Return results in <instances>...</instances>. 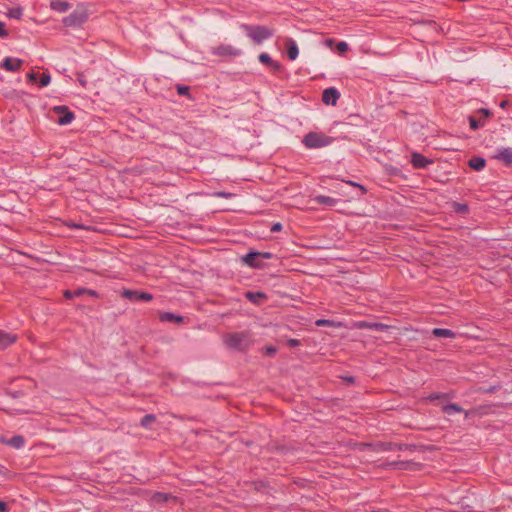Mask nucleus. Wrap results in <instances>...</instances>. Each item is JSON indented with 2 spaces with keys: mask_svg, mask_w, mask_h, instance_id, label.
<instances>
[{
  "mask_svg": "<svg viewBox=\"0 0 512 512\" xmlns=\"http://www.w3.org/2000/svg\"><path fill=\"white\" fill-rule=\"evenodd\" d=\"M224 342L231 349L245 351L252 345L253 339L248 332H235L225 335Z\"/></svg>",
  "mask_w": 512,
  "mask_h": 512,
  "instance_id": "nucleus-1",
  "label": "nucleus"
},
{
  "mask_svg": "<svg viewBox=\"0 0 512 512\" xmlns=\"http://www.w3.org/2000/svg\"><path fill=\"white\" fill-rule=\"evenodd\" d=\"M333 137L326 135L323 132H308L302 139V144L307 149H318L326 147L333 142Z\"/></svg>",
  "mask_w": 512,
  "mask_h": 512,
  "instance_id": "nucleus-2",
  "label": "nucleus"
},
{
  "mask_svg": "<svg viewBox=\"0 0 512 512\" xmlns=\"http://www.w3.org/2000/svg\"><path fill=\"white\" fill-rule=\"evenodd\" d=\"M356 447L359 450H362L364 448H369L373 451H391V450H403V449H409V450H415L417 449V446L415 445H408V444H395L391 442H379L376 444L371 443H359L356 445Z\"/></svg>",
  "mask_w": 512,
  "mask_h": 512,
  "instance_id": "nucleus-3",
  "label": "nucleus"
},
{
  "mask_svg": "<svg viewBox=\"0 0 512 512\" xmlns=\"http://www.w3.org/2000/svg\"><path fill=\"white\" fill-rule=\"evenodd\" d=\"M242 28L246 31V34L249 38H251L255 43H261L264 40L273 36V30L260 25H248L243 24Z\"/></svg>",
  "mask_w": 512,
  "mask_h": 512,
  "instance_id": "nucleus-4",
  "label": "nucleus"
},
{
  "mask_svg": "<svg viewBox=\"0 0 512 512\" xmlns=\"http://www.w3.org/2000/svg\"><path fill=\"white\" fill-rule=\"evenodd\" d=\"M120 295L122 298L132 302H150L153 300L154 296L153 294L146 292V291H139V290H131L124 288Z\"/></svg>",
  "mask_w": 512,
  "mask_h": 512,
  "instance_id": "nucleus-5",
  "label": "nucleus"
},
{
  "mask_svg": "<svg viewBox=\"0 0 512 512\" xmlns=\"http://www.w3.org/2000/svg\"><path fill=\"white\" fill-rule=\"evenodd\" d=\"M273 254L270 252H249L243 257V261L251 268H263L262 259H271Z\"/></svg>",
  "mask_w": 512,
  "mask_h": 512,
  "instance_id": "nucleus-6",
  "label": "nucleus"
},
{
  "mask_svg": "<svg viewBox=\"0 0 512 512\" xmlns=\"http://www.w3.org/2000/svg\"><path fill=\"white\" fill-rule=\"evenodd\" d=\"M88 20V13L86 10L74 11L68 16L64 17L62 23L65 27H80Z\"/></svg>",
  "mask_w": 512,
  "mask_h": 512,
  "instance_id": "nucleus-7",
  "label": "nucleus"
},
{
  "mask_svg": "<svg viewBox=\"0 0 512 512\" xmlns=\"http://www.w3.org/2000/svg\"><path fill=\"white\" fill-rule=\"evenodd\" d=\"M211 53L214 56L223 59H233L241 55V50L233 47L232 45L220 44L216 47H213Z\"/></svg>",
  "mask_w": 512,
  "mask_h": 512,
  "instance_id": "nucleus-8",
  "label": "nucleus"
},
{
  "mask_svg": "<svg viewBox=\"0 0 512 512\" xmlns=\"http://www.w3.org/2000/svg\"><path fill=\"white\" fill-rule=\"evenodd\" d=\"M53 112L58 115V123L60 125L69 124L75 118L74 113L65 105L55 106Z\"/></svg>",
  "mask_w": 512,
  "mask_h": 512,
  "instance_id": "nucleus-9",
  "label": "nucleus"
},
{
  "mask_svg": "<svg viewBox=\"0 0 512 512\" xmlns=\"http://www.w3.org/2000/svg\"><path fill=\"white\" fill-rule=\"evenodd\" d=\"M82 295H88L90 297H93V298H99V293L96 291V290H93V289H88V288H84V287H79L75 290H64L63 291V297L65 299H73L75 297H80Z\"/></svg>",
  "mask_w": 512,
  "mask_h": 512,
  "instance_id": "nucleus-10",
  "label": "nucleus"
},
{
  "mask_svg": "<svg viewBox=\"0 0 512 512\" xmlns=\"http://www.w3.org/2000/svg\"><path fill=\"white\" fill-rule=\"evenodd\" d=\"M23 63L20 58L6 57L0 63V68L9 72H18L22 69Z\"/></svg>",
  "mask_w": 512,
  "mask_h": 512,
  "instance_id": "nucleus-11",
  "label": "nucleus"
},
{
  "mask_svg": "<svg viewBox=\"0 0 512 512\" xmlns=\"http://www.w3.org/2000/svg\"><path fill=\"white\" fill-rule=\"evenodd\" d=\"M339 98H340V92L334 87L326 88L322 92V102L325 105L335 106L337 104Z\"/></svg>",
  "mask_w": 512,
  "mask_h": 512,
  "instance_id": "nucleus-12",
  "label": "nucleus"
},
{
  "mask_svg": "<svg viewBox=\"0 0 512 512\" xmlns=\"http://www.w3.org/2000/svg\"><path fill=\"white\" fill-rule=\"evenodd\" d=\"M410 162L414 169H424L428 165L432 164L433 160L428 159L426 156L419 152H412Z\"/></svg>",
  "mask_w": 512,
  "mask_h": 512,
  "instance_id": "nucleus-13",
  "label": "nucleus"
},
{
  "mask_svg": "<svg viewBox=\"0 0 512 512\" xmlns=\"http://www.w3.org/2000/svg\"><path fill=\"white\" fill-rule=\"evenodd\" d=\"M150 502L153 505L163 504V503H168V502H173L176 504L178 502V498L169 493L155 492L152 494V496L150 498Z\"/></svg>",
  "mask_w": 512,
  "mask_h": 512,
  "instance_id": "nucleus-14",
  "label": "nucleus"
},
{
  "mask_svg": "<svg viewBox=\"0 0 512 512\" xmlns=\"http://www.w3.org/2000/svg\"><path fill=\"white\" fill-rule=\"evenodd\" d=\"M245 297L251 303L256 305H262L268 300V296L260 291H248L245 293Z\"/></svg>",
  "mask_w": 512,
  "mask_h": 512,
  "instance_id": "nucleus-15",
  "label": "nucleus"
},
{
  "mask_svg": "<svg viewBox=\"0 0 512 512\" xmlns=\"http://www.w3.org/2000/svg\"><path fill=\"white\" fill-rule=\"evenodd\" d=\"M18 339L17 334L0 330V349L4 350Z\"/></svg>",
  "mask_w": 512,
  "mask_h": 512,
  "instance_id": "nucleus-16",
  "label": "nucleus"
},
{
  "mask_svg": "<svg viewBox=\"0 0 512 512\" xmlns=\"http://www.w3.org/2000/svg\"><path fill=\"white\" fill-rule=\"evenodd\" d=\"M258 59L273 72H279L282 68V65L278 61L273 60L267 53H261Z\"/></svg>",
  "mask_w": 512,
  "mask_h": 512,
  "instance_id": "nucleus-17",
  "label": "nucleus"
},
{
  "mask_svg": "<svg viewBox=\"0 0 512 512\" xmlns=\"http://www.w3.org/2000/svg\"><path fill=\"white\" fill-rule=\"evenodd\" d=\"M497 160L504 163L506 166L512 165V148H502L495 156Z\"/></svg>",
  "mask_w": 512,
  "mask_h": 512,
  "instance_id": "nucleus-18",
  "label": "nucleus"
},
{
  "mask_svg": "<svg viewBox=\"0 0 512 512\" xmlns=\"http://www.w3.org/2000/svg\"><path fill=\"white\" fill-rule=\"evenodd\" d=\"M356 326L359 329L366 328V329L375 330V331H384V330L390 328V326L383 324L381 322H358Z\"/></svg>",
  "mask_w": 512,
  "mask_h": 512,
  "instance_id": "nucleus-19",
  "label": "nucleus"
},
{
  "mask_svg": "<svg viewBox=\"0 0 512 512\" xmlns=\"http://www.w3.org/2000/svg\"><path fill=\"white\" fill-rule=\"evenodd\" d=\"M285 48H286L287 57L289 60H295L298 57L299 50H298L297 44L295 43V41L293 39L288 38L285 41Z\"/></svg>",
  "mask_w": 512,
  "mask_h": 512,
  "instance_id": "nucleus-20",
  "label": "nucleus"
},
{
  "mask_svg": "<svg viewBox=\"0 0 512 512\" xmlns=\"http://www.w3.org/2000/svg\"><path fill=\"white\" fill-rule=\"evenodd\" d=\"M71 5L65 0H50V8L54 11L64 13L70 9Z\"/></svg>",
  "mask_w": 512,
  "mask_h": 512,
  "instance_id": "nucleus-21",
  "label": "nucleus"
},
{
  "mask_svg": "<svg viewBox=\"0 0 512 512\" xmlns=\"http://www.w3.org/2000/svg\"><path fill=\"white\" fill-rule=\"evenodd\" d=\"M313 201L315 203H317L318 205L327 206V207H333L337 203L336 199L329 197V196H325V195H317L313 198Z\"/></svg>",
  "mask_w": 512,
  "mask_h": 512,
  "instance_id": "nucleus-22",
  "label": "nucleus"
},
{
  "mask_svg": "<svg viewBox=\"0 0 512 512\" xmlns=\"http://www.w3.org/2000/svg\"><path fill=\"white\" fill-rule=\"evenodd\" d=\"M486 165V161L481 157H473L469 160V166L474 170H482Z\"/></svg>",
  "mask_w": 512,
  "mask_h": 512,
  "instance_id": "nucleus-23",
  "label": "nucleus"
},
{
  "mask_svg": "<svg viewBox=\"0 0 512 512\" xmlns=\"http://www.w3.org/2000/svg\"><path fill=\"white\" fill-rule=\"evenodd\" d=\"M1 441L15 448H21L24 444V438L20 435L14 436L9 440L1 439Z\"/></svg>",
  "mask_w": 512,
  "mask_h": 512,
  "instance_id": "nucleus-24",
  "label": "nucleus"
},
{
  "mask_svg": "<svg viewBox=\"0 0 512 512\" xmlns=\"http://www.w3.org/2000/svg\"><path fill=\"white\" fill-rule=\"evenodd\" d=\"M468 121H469L470 129L473 131L478 130L479 128L485 126L484 120H482L481 118L477 119L475 116H472V115L468 117Z\"/></svg>",
  "mask_w": 512,
  "mask_h": 512,
  "instance_id": "nucleus-25",
  "label": "nucleus"
},
{
  "mask_svg": "<svg viewBox=\"0 0 512 512\" xmlns=\"http://www.w3.org/2000/svg\"><path fill=\"white\" fill-rule=\"evenodd\" d=\"M452 209L455 213L466 215L469 213V206L466 203L453 202Z\"/></svg>",
  "mask_w": 512,
  "mask_h": 512,
  "instance_id": "nucleus-26",
  "label": "nucleus"
},
{
  "mask_svg": "<svg viewBox=\"0 0 512 512\" xmlns=\"http://www.w3.org/2000/svg\"><path fill=\"white\" fill-rule=\"evenodd\" d=\"M435 337H454V332L449 329L436 328L432 331Z\"/></svg>",
  "mask_w": 512,
  "mask_h": 512,
  "instance_id": "nucleus-27",
  "label": "nucleus"
},
{
  "mask_svg": "<svg viewBox=\"0 0 512 512\" xmlns=\"http://www.w3.org/2000/svg\"><path fill=\"white\" fill-rule=\"evenodd\" d=\"M176 91L180 96H185L191 99L190 87L182 84L176 85Z\"/></svg>",
  "mask_w": 512,
  "mask_h": 512,
  "instance_id": "nucleus-28",
  "label": "nucleus"
},
{
  "mask_svg": "<svg viewBox=\"0 0 512 512\" xmlns=\"http://www.w3.org/2000/svg\"><path fill=\"white\" fill-rule=\"evenodd\" d=\"M476 113L480 115V117H479V118H481L482 120H484V121H485V123L487 122V120H488L489 118H491V117L493 116V113H492L490 110L486 109V108H480V109H478V110L476 111Z\"/></svg>",
  "mask_w": 512,
  "mask_h": 512,
  "instance_id": "nucleus-29",
  "label": "nucleus"
},
{
  "mask_svg": "<svg viewBox=\"0 0 512 512\" xmlns=\"http://www.w3.org/2000/svg\"><path fill=\"white\" fill-rule=\"evenodd\" d=\"M443 411L447 414H452L454 412H462V408L457 404H448L443 407Z\"/></svg>",
  "mask_w": 512,
  "mask_h": 512,
  "instance_id": "nucleus-30",
  "label": "nucleus"
},
{
  "mask_svg": "<svg viewBox=\"0 0 512 512\" xmlns=\"http://www.w3.org/2000/svg\"><path fill=\"white\" fill-rule=\"evenodd\" d=\"M156 417L153 414H147L145 415L141 420V425L143 427H148L151 423L155 422Z\"/></svg>",
  "mask_w": 512,
  "mask_h": 512,
  "instance_id": "nucleus-31",
  "label": "nucleus"
},
{
  "mask_svg": "<svg viewBox=\"0 0 512 512\" xmlns=\"http://www.w3.org/2000/svg\"><path fill=\"white\" fill-rule=\"evenodd\" d=\"M51 81V77L49 74H46V73H42L40 74V77H39V87H45L47 86Z\"/></svg>",
  "mask_w": 512,
  "mask_h": 512,
  "instance_id": "nucleus-32",
  "label": "nucleus"
},
{
  "mask_svg": "<svg viewBox=\"0 0 512 512\" xmlns=\"http://www.w3.org/2000/svg\"><path fill=\"white\" fill-rule=\"evenodd\" d=\"M263 354L268 356V357H273L276 353H277V348L272 346V345H269V346H265L263 349Z\"/></svg>",
  "mask_w": 512,
  "mask_h": 512,
  "instance_id": "nucleus-33",
  "label": "nucleus"
},
{
  "mask_svg": "<svg viewBox=\"0 0 512 512\" xmlns=\"http://www.w3.org/2000/svg\"><path fill=\"white\" fill-rule=\"evenodd\" d=\"M344 182H345L346 184H348V185L352 186V187L358 188V189L361 191V193H362L363 195L367 193V189H366L362 184H359V183L354 182V181H352V180H346V181H344Z\"/></svg>",
  "mask_w": 512,
  "mask_h": 512,
  "instance_id": "nucleus-34",
  "label": "nucleus"
},
{
  "mask_svg": "<svg viewBox=\"0 0 512 512\" xmlns=\"http://www.w3.org/2000/svg\"><path fill=\"white\" fill-rule=\"evenodd\" d=\"M159 320H177V321H180V320H183V318L181 316H175L172 313H163V314L160 315V319Z\"/></svg>",
  "mask_w": 512,
  "mask_h": 512,
  "instance_id": "nucleus-35",
  "label": "nucleus"
},
{
  "mask_svg": "<svg viewBox=\"0 0 512 512\" xmlns=\"http://www.w3.org/2000/svg\"><path fill=\"white\" fill-rule=\"evenodd\" d=\"M8 35L5 23L0 21V37L6 38Z\"/></svg>",
  "mask_w": 512,
  "mask_h": 512,
  "instance_id": "nucleus-36",
  "label": "nucleus"
},
{
  "mask_svg": "<svg viewBox=\"0 0 512 512\" xmlns=\"http://www.w3.org/2000/svg\"><path fill=\"white\" fill-rule=\"evenodd\" d=\"M337 50L339 52H346L348 50V44L346 42H339L337 44Z\"/></svg>",
  "mask_w": 512,
  "mask_h": 512,
  "instance_id": "nucleus-37",
  "label": "nucleus"
},
{
  "mask_svg": "<svg viewBox=\"0 0 512 512\" xmlns=\"http://www.w3.org/2000/svg\"><path fill=\"white\" fill-rule=\"evenodd\" d=\"M287 345L289 347H296V346L300 345V341L297 339H289V340H287Z\"/></svg>",
  "mask_w": 512,
  "mask_h": 512,
  "instance_id": "nucleus-38",
  "label": "nucleus"
},
{
  "mask_svg": "<svg viewBox=\"0 0 512 512\" xmlns=\"http://www.w3.org/2000/svg\"><path fill=\"white\" fill-rule=\"evenodd\" d=\"M282 230V224L277 222V223H274L271 227V232H279Z\"/></svg>",
  "mask_w": 512,
  "mask_h": 512,
  "instance_id": "nucleus-39",
  "label": "nucleus"
},
{
  "mask_svg": "<svg viewBox=\"0 0 512 512\" xmlns=\"http://www.w3.org/2000/svg\"><path fill=\"white\" fill-rule=\"evenodd\" d=\"M7 393L11 395L13 398H18L23 396V393L21 391H10L8 390Z\"/></svg>",
  "mask_w": 512,
  "mask_h": 512,
  "instance_id": "nucleus-40",
  "label": "nucleus"
},
{
  "mask_svg": "<svg viewBox=\"0 0 512 512\" xmlns=\"http://www.w3.org/2000/svg\"><path fill=\"white\" fill-rule=\"evenodd\" d=\"M216 195L218 197H222V198L228 199V198H231L233 194L229 193V192H217Z\"/></svg>",
  "mask_w": 512,
  "mask_h": 512,
  "instance_id": "nucleus-41",
  "label": "nucleus"
},
{
  "mask_svg": "<svg viewBox=\"0 0 512 512\" xmlns=\"http://www.w3.org/2000/svg\"><path fill=\"white\" fill-rule=\"evenodd\" d=\"M0 512H7V505L3 501H0Z\"/></svg>",
  "mask_w": 512,
  "mask_h": 512,
  "instance_id": "nucleus-42",
  "label": "nucleus"
},
{
  "mask_svg": "<svg viewBox=\"0 0 512 512\" xmlns=\"http://www.w3.org/2000/svg\"><path fill=\"white\" fill-rule=\"evenodd\" d=\"M336 322H324V321H321V322H316L317 325H330V326H333Z\"/></svg>",
  "mask_w": 512,
  "mask_h": 512,
  "instance_id": "nucleus-43",
  "label": "nucleus"
},
{
  "mask_svg": "<svg viewBox=\"0 0 512 512\" xmlns=\"http://www.w3.org/2000/svg\"><path fill=\"white\" fill-rule=\"evenodd\" d=\"M440 398V394H432L429 396V399L430 400H436V399H439Z\"/></svg>",
  "mask_w": 512,
  "mask_h": 512,
  "instance_id": "nucleus-44",
  "label": "nucleus"
},
{
  "mask_svg": "<svg viewBox=\"0 0 512 512\" xmlns=\"http://www.w3.org/2000/svg\"><path fill=\"white\" fill-rule=\"evenodd\" d=\"M507 105H508V101H507V100H503V101L500 103V107H501V108H505Z\"/></svg>",
  "mask_w": 512,
  "mask_h": 512,
  "instance_id": "nucleus-45",
  "label": "nucleus"
},
{
  "mask_svg": "<svg viewBox=\"0 0 512 512\" xmlns=\"http://www.w3.org/2000/svg\"><path fill=\"white\" fill-rule=\"evenodd\" d=\"M395 465H396L398 468H403L404 466H406V463H404V462H399V463H395Z\"/></svg>",
  "mask_w": 512,
  "mask_h": 512,
  "instance_id": "nucleus-46",
  "label": "nucleus"
},
{
  "mask_svg": "<svg viewBox=\"0 0 512 512\" xmlns=\"http://www.w3.org/2000/svg\"><path fill=\"white\" fill-rule=\"evenodd\" d=\"M18 381H19V382L29 383V384H31V383H32V380H30V379H19Z\"/></svg>",
  "mask_w": 512,
  "mask_h": 512,
  "instance_id": "nucleus-47",
  "label": "nucleus"
},
{
  "mask_svg": "<svg viewBox=\"0 0 512 512\" xmlns=\"http://www.w3.org/2000/svg\"><path fill=\"white\" fill-rule=\"evenodd\" d=\"M346 380H347L348 382H353V381H354L353 377H349V378H347Z\"/></svg>",
  "mask_w": 512,
  "mask_h": 512,
  "instance_id": "nucleus-48",
  "label": "nucleus"
}]
</instances>
